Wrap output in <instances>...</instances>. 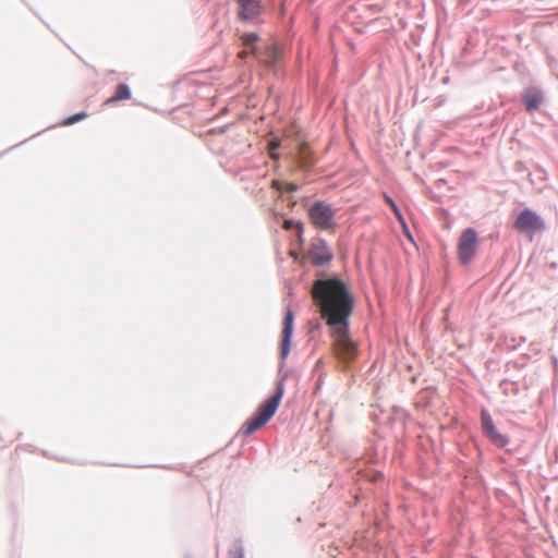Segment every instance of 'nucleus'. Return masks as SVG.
I'll return each instance as SVG.
<instances>
[{
	"instance_id": "nucleus-1",
	"label": "nucleus",
	"mask_w": 558,
	"mask_h": 558,
	"mask_svg": "<svg viewBox=\"0 0 558 558\" xmlns=\"http://www.w3.org/2000/svg\"><path fill=\"white\" fill-rule=\"evenodd\" d=\"M312 294L322 318L331 329L333 354L344 362L354 359L357 349L349 336V318L355 304L352 292L342 280L331 278L316 280Z\"/></svg>"
},
{
	"instance_id": "nucleus-2",
	"label": "nucleus",
	"mask_w": 558,
	"mask_h": 558,
	"mask_svg": "<svg viewBox=\"0 0 558 558\" xmlns=\"http://www.w3.org/2000/svg\"><path fill=\"white\" fill-rule=\"evenodd\" d=\"M284 395L282 381L277 384L276 392L269 399L264 401L257 409L255 415L250 417L241 427L240 432L244 436H250L265 426L276 414Z\"/></svg>"
},
{
	"instance_id": "nucleus-3",
	"label": "nucleus",
	"mask_w": 558,
	"mask_h": 558,
	"mask_svg": "<svg viewBox=\"0 0 558 558\" xmlns=\"http://www.w3.org/2000/svg\"><path fill=\"white\" fill-rule=\"evenodd\" d=\"M336 213L337 210L327 202L317 201L308 208V218L315 229L328 231L336 226Z\"/></svg>"
},
{
	"instance_id": "nucleus-4",
	"label": "nucleus",
	"mask_w": 558,
	"mask_h": 558,
	"mask_svg": "<svg viewBox=\"0 0 558 558\" xmlns=\"http://www.w3.org/2000/svg\"><path fill=\"white\" fill-rule=\"evenodd\" d=\"M457 250L459 262L469 265L477 251V232L473 228H468L461 233Z\"/></svg>"
},
{
	"instance_id": "nucleus-5",
	"label": "nucleus",
	"mask_w": 558,
	"mask_h": 558,
	"mask_svg": "<svg viewBox=\"0 0 558 558\" xmlns=\"http://www.w3.org/2000/svg\"><path fill=\"white\" fill-rule=\"evenodd\" d=\"M514 228L524 233H534L545 228L542 218L531 209H524L514 221Z\"/></svg>"
},
{
	"instance_id": "nucleus-6",
	"label": "nucleus",
	"mask_w": 558,
	"mask_h": 558,
	"mask_svg": "<svg viewBox=\"0 0 558 558\" xmlns=\"http://www.w3.org/2000/svg\"><path fill=\"white\" fill-rule=\"evenodd\" d=\"M294 315L290 307L287 308L283 329H282V341H281V357L284 360L290 353L291 337L293 332Z\"/></svg>"
},
{
	"instance_id": "nucleus-7",
	"label": "nucleus",
	"mask_w": 558,
	"mask_h": 558,
	"mask_svg": "<svg viewBox=\"0 0 558 558\" xmlns=\"http://www.w3.org/2000/svg\"><path fill=\"white\" fill-rule=\"evenodd\" d=\"M238 15L243 21L256 19L262 12L260 0H238Z\"/></svg>"
},
{
	"instance_id": "nucleus-8",
	"label": "nucleus",
	"mask_w": 558,
	"mask_h": 558,
	"mask_svg": "<svg viewBox=\"0 0 558 558\" xmlns=\"http://www.w3.org/2000/svg\"><path fill=\"white\" fill-rule=\"evenodd\" d=\"M310 258L314 265L322 266L332 259V253L326 242L320 241L312 246L310 251Z\"/></svg>"
},
{
	"instance_id": "nucleus-9",
	"label": "nucleus",
	"mask_w": 558,
	"mask_h": 558,
	"mask_svg": "<svg viewBox=\"0 0 558 558\" xmlns=\"http://www.w3.org/2000/svg\"><path fill=\"white\" fill-rule=\"evenodd\" d=\"M527 110L532 111L539 107L543 101V95L537 90L527 92L524 97Z\"/></svg>"
},
{
	"instance_id": "nucleus-10",
	"label": "nucleus",
	"mask_w": 558,
	"mask_h": 558,
	"mask_svg": "<svg viewBox=\"0 0 558 558\" xmlns=\"http://www.w3.org/2000/svg\"><path fill=\"white\" fill-rule=\"evenodd\" d=\"M299 162L300 166L306 170H308L314 163V161L311 159L308 146L306 143L299 145Z\"/></svg>"
},
{
	"instance_id": "nucleus-11",
	"label": "nucleus",
	"mask_w": 558,
	"mask_h": 558,
	"mask_svg": "<svg viewBox=\"0 0 558 558\" xmlns=\"http://www.w3.org/2000/svg\"><path fill=\"white\" fill-rule=\"evenodd\" d=\"M131 98V90L126 84H119L116 87V93L110 98H108L107 102H116L120 100H125Z\"/></svg>"
},
{
	"instance_id": "nucleus-12",
	"label": "nucleus",
	"mask_w": 558,
	"mask_h": 558,
	"mask_svg": "<svg viewBox=\"0 0 558 558\" xmlns=\"http://www.w3.org/2000/svg\"><path fill=\"white\" fill-rule=\"evenodd\" d=\"M485 434L498 447H505L508 444L507 438L497 430L496 426Z\"/></svg>"
},
{
	"instance_id": "nucleus-13",
	"label": "nucleus",
	"mask_w": 558,
	"mask_h": 558,
	"mask_svg": "<svg viewBox=\"0 0 558 558\" xmlns=\"http://www.w3.org/2000/svg\"><path fill=\"white\" fill-rule=\"evenodd\" d=\"M271 186L280 192L284 191V192L292 193L298 190L296 184L290 183V182L278 181V180H274L271 183Z\"/></svg>"
},
{
	"instance_id": "nucleus-14",
	"label": "nucleus",
	"mask_w": 558,
	"mask_h": 558,
	"mask_svg": "<svg viewBox=\"0 0 558 558\" xmlns=\"http://www.w3.org/2000/svg\"><path fill=\"white\" fill-rule=\"evenodd\" d=\"M384 197H385V201L387 202V204L390 206L391 210L393 211L398 221L401 223L402 227L407 228L404 217L402 216V214H401L400 209L398 208L397 204L395 203V201L387 194H385Z\"/></svg>"
},
{
	"instance_id": "nucleus-15",
	"label": "nucleus",
	"mask_w": 558,
	"mask_h": 558,
	"mask_svg": "<svg viewBox=\"0 0 558 558\" xmlns=\"http://www.w3.org/2000/svg\"><path fill=\"white\" fill-rule=\"evenodd\" d=\"M242 44L245 47H252V52L255 53V41L258 39V36L256 33H246L241 36Z\"/></svg>"
},
{
	"instance_id": "nucleus-16",
	"label": "nucleus",
	"mask_w": 558,
	"mask_h": 558,
	"mask_svg": "<svg viewBox=\"0 0 558 558\" xmlns=\"http://www.w3.org/2000/svg\"><path fill=\"white\" fill-rule=\"evenodd\" d=\"M481 421H482V428H483L484 433H486L487 430L493 429V427H495L494 422L486 410L482 411Z\"/></svg>"
},
{
	"instance_id": "nucleus-17",
	"label": "nucleus",
	"mask_w": 558,
	"mask_h": 558,
	"mask_svg": "<svg viewBox=\"0 0 558 558\" xmlns=\"http://www.w3.org/2000/svg\"><path fill=\"white\" fill-rule=\"evenodd\" d=\"M282 227L284 230H290L294 227L298 230V235L301 238L303 232L302 222L299 221L294 223L292 220H284Z\"/></svg>"
},
{
	"instance_id": "nucleus-18",
	"label": "nucleus",
	"mask_w": 558,
	"mask_h": 558,
	"mask_svg": "<svg viewBox=\"0 0 558 558\" xmlns=\"http://www.w3.org/2000/svg\"><path fill=\"white\" fill-rule=\"evenodd\" d=\"M86 117H87V114H86L85 112H80V113H76V114H74V116L68 117V118L64 120L63 124H64V125H71V124H73V123H76V122H78V121H81V120L85 119Z\"/></svg>"
},
{
	"instance_id": "nucleus-19",
	"label": "nucleus",
	"mask_w": 558,
	"mask_h": 558,
	"mask_svg": "<svg viewBox=\"0 0 558 558\" xmlns=\"http://www.w3.org/2000/svg\"><path fill=\"white\" fill-rule=\"evenodd\" d=\"M279 147L278 142H270L268 145V148L270 150V157L274 159H278V155L274 154L272 150L277 149Z\"/></svg>"
},
{
	"instance_id": "nucleus-20",
	"label": "nucleus",
	"mask_w": 558,
	"mask_h": 558,
	"mask_svg": "<svg viewBox=\"0 0 558 558\" xmlns=\"http://www.w3.org/2000/svg\"><path fill=\"white\" fill-rule=\"evenodd\" d=\"M248 52L246 50H242L238 53V57L240 59H245L247 57Z\"/></svg>"
},
{
	"instance_id": "nucleus-21",
	"label": "nucleus",
	"mask_w": 558,
	"mask_h": 558,
	"mask_svg": "<svg viewBox=\"0 0 558 558\" xmlns=\"http://www.w3.org/2000/svg\"><path fill=\"white\" fill-rule=\"evenodd\" d=\"M402 228H403V231H404L405 235H407L410 240H412V236H411V234H410V232H409L408 227H407V228L402 227Z\"/></svg>"
},
{
	"instance_id": "nucleus-22",
	"label": "nucleus",
	"mask_w": 558,
	"mask_h": 558,
	"mask_svg": "<svg viewBox=\"0 0 558 558\" xmlns=\"http://www.w3.org/2000/svg\"><path fill=\"white\" fill-rule=\"evenodd\" d=\"M235 558H243V556H242V555H239V556H236Z\"/></svg>"
}]
</instances>
